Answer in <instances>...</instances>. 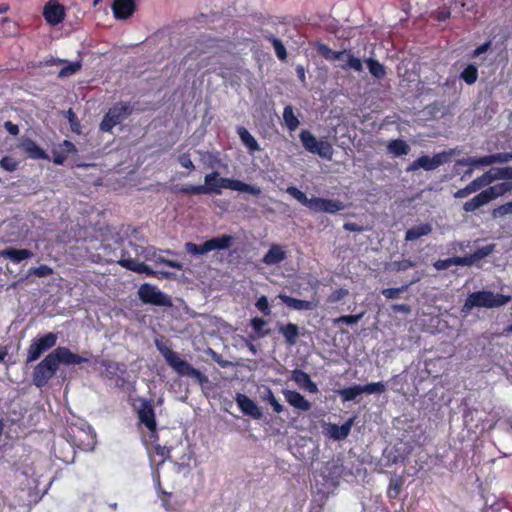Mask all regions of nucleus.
Listing matches in <instances>:
<instances>
[{
    "label": "nucleus",
    "instance_id": "nucleus-23",
    "mask_svg": "<svg viewBox=\"0 0 512 512\" xmlns=\"http://www.w3.org/2000/svg\"><path fill=\"white\" fill-rule=\"evenodd\" d=\"M136 10L134 0H114L112 3V12L117 20H126L130 18Z\"/></svg>",
    "mask_w": 512,
    "mask_h": 512
},
{
    "label": "nucleus",
    "instance_id": "nucleus-53",
    "mask_svg": "<svg viewBox=\"0 0 512 512\" xmlns=\"http://www.w3.org/2000/svg\"><path fill=\"white\" fill-rule=\"evenodd\" d=\"M415 266V262L410 259H402L400 261H395L392 263V269L394 271H406Z\"/></svg>",
    "mask_w": 512,
    "mask_h": 512
},
{
    "label": "nucleus",
    "instance_id": "nucleus-43",
    "mask_svg": "<svg viewBox=\"0 0 512 512\" xmlns=\"http://www.w3.org/2000/svg\"><path fill=\"white\" fill-rule=\"evenodd\" d=\"M416 281H418V279L413 280L410 283L402 285L401 287H398V288H386V289H383L381 291V294L386 299H397L399 297L400 293L405 292L409 288V286L412 285L413 283H415Z\"/></svg>",
    "mask_w": 512,
    "mask_h": 512
},
{
    "label": "nucleus",
    "instance_id": "nucleus-5",
    "mask_svg": "<svg viewBox=\"0 0 512 512\" xmlns=\"http://www.w3.org/2000/svg\"><path fill=\"white\" fill-rule=\"evenodd\" d=\"M286 192L314 213L324 212L328 214H335L345 208V204L337 199H327L322 197L308 198L304 192L295 186H289L286 189Z\"/></svg>",
    "mask_w": 512,
    "mask_h": 512
},
{
    "label": "nucleus",
    "instance_id": "nucleus-4",
    "mask_svg": "<svg viewBox=\"0 0 512 512\" xmlns=\"http://www.w3.org/2000/svg\"><path fill=\"white\" fill-rule=\"evenodd\" d=\"M157 347L167 365L172 368L178 376L193 378L201 386L208 382V377L205 374L194 368L188 361L182 359L177 352L164 345L157 344Z\"/></svg>",
    "mask_w": 512,
    "mask_h": 512
},
{
    "label": "nucleus",
    "instance_id": "nucleus-41",
    "mask_svg": "<svg viewBox=\"0 0 512 512\" xmlns=\"http://www.w3.org/2000/svg\"><path fill=\"white\" fill-rule=\"evenodd\" d=\"M265 39L272 44L274 47L276 56L281 60L284 61L287 58V51L280 39L275 37L273 34L265 35Z\"/></svg>",
    "mask_w": 512,
    "mask_h": 512
},
{
    "label": "nucleus",
    "instance_id": "nucleus-18",
    "mask_svg": "<svg viewBox=\"0 0 512 512\" xmlns=\"http://www.w3.org/2000/svg\"><path fill=\"white\" fill-rule=\"evenodd\" d=\"M458 163L460 165L470 166V167H482L489 166L495 163L503 164L507 163V155L506 152H500L490 155H485L482 157H468L462 160H459Z\"/></svg>",
    "mask_w": 512,
    "mask_h": 512
},
{
    "label": "nucleus",
    "instance_id": "nucleus-59",
    "mask_svg": "<svg viewBox=\"0 0 512 512\" xmlns=\"http://www.w3.org/2000/svg\"><path fill=\"white\" fill-rule=\"evenodd\" d=\"M179 163L182 167L187 168L189 170H193L195 168L190 155L188 153H183L179 156Z\"/></svg>",
    "mask_w": 512,
    "mask_h": 512
},
{
    "label": "nucleus",
    "instance_id": "nucleus-15",
    "mask_svg": "<svg viewBox=\"0 0 512 512\" xmlns=\"http://www.w3.org/2000/svg\"><path fill=\"white\" fill-rule=\"evenodd\" d=\"M346 474V468L340 460H331L325 463L321 476L325 480L327 489L336 488L340 479Z\"/></svg>",
    "mask_w": 512,
    "mask_h": 512
},
{
    "label": "nucleus",
    "instance_id": "nucleus-7",
    "mask_svg": "<svg viewBox=\"0 0 512 512\" xmlns=\"http://www.w3.org/2000/svg\"><path fill=\"white\" fill-rule=\"evenodd\" d=\"M235 238L229 234H222L218 237L206 240L203 244L197 245L193 242H186L185 251L191 255H205L214 250L229 249L234 243Z\"/></svg>",
    "mask_w": 512,
    "mask_h": 512
},
{
    "label": "nucleus",
    "instance_id": "nucleus-50",
    "mask_svg": "<svg viewBox=\"0 0 512 512\" xmlns=\"http://www.w3.org/2000/svg\"><path fill=\"white\" fill-rule=\"evenodd\" d=\"M0 167L8 172H14L19 167V161L11 156H4L0 160Z\"/></svg>",
    "mask_w": 512,
    "mask_h": 512
},
{
    "label": "nucleus",
    "instance_id": "nucleus-17",
    "mask_svg": "<svg viewBox=\"0 0 512 512\" xmlns=\"http://www.w3.org/2000/svg\"><path fill=\"white\" fill-rule=\"evenodd\" d=\"M447 160L448 154L446 152L437 153L433 157L423 155L418 157L412 163H410V165L407 168V171H416L420 168L426 171H431L447 162Z\"/></svg>",
    "mask_w": 512,
    "mask_h": 512
},
{
    "label": "nucleus",
    "instance_id": "nucleus-49",
    "mask_svg": "<svg viewBox=\"0 0 512 512\" xmlns=\"http://www.w3.org/2000/svg\"><path fill=\"white\" fill-rule=\"evenodd\" d=\"M363 393L374 394V393H383L386 391V385L384 382H372L366 385H362Z\"/></svg>",
    "mask_w": 512,
    "mask_h": 512
},
{
    "label": "nucleus",
    "instance_id": "nucleus-35",
    "mask_svg": "<svg viewBox=\"0 0 512 512\" xmlns=\"http://www.w3.org/2000/svg\"><path fill=\"white\" fill-rule=\"evenodd\" d=\"M283 123L290 132L295 131L299 127L300 121L298 117L295 115L292 105H286L284 107Z\"/></svg>",
    "mask_w": 512,
    "mask_h": 512
},
{
    "label": "nucleus",
    "instance_id": "nucleus-55",
    "mask_svg": "<svg viewBox=\"0 0 512 512\" xmlns=\"http://www.w3.org/2000/svg\"><path fill=\"white\" fill-rule=\"evenodd\" d=\"M401 487V482H399L398 480H391L387 491L388 497L397 498L400 493Z\"/></svg>",
    "mask_w": 512,
    "mask_h": 512
},
{
    "label": "nucleus",
    "instance_id": "nucleus-10",
    "mask_svg": "<svg viewBox=\"0 0 512 512\" xmlns=\"http://www.w3.org/2000/svg\"><path fill=\"white\" fill-rule=\"evenodd\" d=\"M67 443L74 449L78 448L82 451L93 450L96 444V436L90 428H82L76 425H71L67 430Z\"/></svg>",
    "mask_w": 512,
    "mask_h": 512
},
{
    "label": "nucleus",
    "instance_id": "nucleus-45",
    "mask_svg": "<svg viewBox=\"0 0 512 512\" xmlns=\"http://www.w3.org/2000/svg\"><path fill=\"white\" fill-rule=\"evenodd\" d=\"M53 269L48 265H40L38 267H32L28 270V276H36L38 278H44L53 274Z\"/></svg>",
    "mask_w": 512,
    "mask_h": 512
},
{
    "label": "nucleus",
    "instance_id": "nucleus-3",
    "mask_svg": "<svg viewBox=\"0 0 512 512\" xmlns=\"http://www.w3.org/2000/svg\"><path fill=\"white\" fill-rule=\"evenodd\" d=\"M204 185H208L211 190H208L206 194H221V189H230L238 192L249 193L253 196H259L261 194V188L255 185L245 183L241 180L230 179L226 177H220L217 171H213L204 178Z\"/></svg>",
    "mask_w": 512,
    "mask_h": 512
},
{
    "label": "nucleus",
    "instance_id": "nucleus-19",
    "mask_svg": "<svg viewBox=\"0 0 512 512\" xmlns=\"http://www.w3.org/2000/svg\"><path fill=\"white\" fill-rule=\"evenodd\" d=\"M18 148L22 150L26 156L34 160H47L49 155L41 148L33 139L23 136L20 138Z\"/></svg>",
    "mask_w": 512,
    "mask_h": 512
},
{
    "label": "nucleus",
    "instance_id": "nucleus-38",
    "mask_svg": "<svg viewBox=\"0 0 512 512\" xmlns=\"http://www.w3.org/2000/svg\"><path fill=\"white\" fill-rule=\"evenodd\" d=\"M365 63L367 64L370 74L374 78L381 80L386 76V68L378 60L368 58L365 60Z\"/></svg>",
    "mask_w": 512,
    "mask_h": 512
},
{
    "label": "nucleus",
    "instance_id": "nucleus-24",
    "mask_svg": "<svg viewBox=\"0 0 512 512\" xmlns=\"http://www.w3.org/2000/svg\"><path fill=\"white\" fill-rule=\"evenodd\" d=\"M282 393L285 397V400L292 407L305 412L311 409V403L299 392L295 390L284 389Z\"/></svg>",
    "mask_w": 512,
    "mask_h": 512
},
{
    "label": "nucleus",
    "instance_id": "nucleus-20",
    "mask_svg": "<svg viewBox=\"0 0 512 512\" xmlns=\"http://www.w3.org/2000/svg\"><path fill=\"white\" fill-rule=\"evenodd\" d=\"M353 423L354 418L348 419L340 426L334 423H327L323 427V434L333 440H344L350 434Z\"/></svg>",
    "mask_w": 512,
    "mask_h": 512
},
{
    "label": "nucleus",
    "instance_id": "nucleus-44",
    "mask_svg": "<svg viewBox=\"0 0 512 512\" xmlns=\"http://www.w3.org/2000/svg\"><path fill=\"white\" fill-rule=\"evenodd\" d=\"M250 325L258 337H264L270 333V330H264V327L267 325V321L263 318L254 317L251 319Z\"/></svg>",
    "mask_w": 512,
    "mask_h": 512
},
{
    "label": "nucleus",
    "instance_id": "nucleus-21",
    "mask_svg": "<svg viewBox=\"0 0 512 512\" xmlns=\"http://www.w3.org/2000/svg\"><path fill=\"white\" fill-rule=\"evenodd\" d=\"M43 16L47 23L57 25L65 19L64 6L55 0H50L44 6Z\"/></svg>",
    "mask_w": 512,
    "mask_h": 512
},
{
    "label": "nucleus",
    "instance_id": "nucleus-63",
    "mask_svg": "<svg viewBox=\"0 0 512 512\" xmlns=\"http://www.w3.org/2000/svg\"><path fill=\"white\" fill-rule=\"evenodd\" d=\"M451 16V12L446 9V8H443V9H439L436 13H435V19L439 22H444L446 21L447 19H449Z\"/></svg>",
    "mask_w": 512,
    "mask_h": 512
},
{
    "label": "nucleus",
    "instance_id": "nucleus-32",
    "mask_svg": "<svg viewBox=\"0 0 512 512\" xmlns=\"http://www.w3.org/2000/svg\"><path fill=\"white\" fill-rule=\"evenodd\" d=\"M237 134L242 144L249 150V152L253 153L260 151L261 148L257 140L244 126L237 127Z\"/></svg>",
    "mask_w": 512,
    "mask_h": 512
},
{
    "label": "nucleus",
    "instance_id": "nucleus-34",
    "mask_svg": "<svg viewBox=\"0 0 512 512\" xmlns=\"http://www.w3.org/2000/svg\"><path fill=\"white\" fill-rule=\"evenodd\" d=\"M489 202L484 190L480 191L477 195H475L470 200L466 201L463 204V210L466 213L474 212L482 206L487 205Z\"/></svg>",
    "mask_w": 512,
    "mask_h": 512
},
{
    "label": "nucleus",
    "instance_id": "nucleus-54",
    "mask_svg": "<svg viewBox=\"0 0 512 512\" xmlns=\"http://www.w3.org/2000/svg\"><path fill=\"white\" fill-rule=\"evenodd\" d=\"M255 306L264 315L268 316L271 314V309L266 296H261L260 298H258L255 303Z\"/></svg>",
    "mask_w": 512,
    "mask_h": 512
},
{
    "label": "nucleus",
    "instance_id": "nucleus-61",
    "mask_svg": "<svg viewBox=\"0 0 512 512\" xmlns=\"http://www.w3.org/2000/svg\"><path fill=\"white\" fill-rule=\"evenodd\" d=\"M472 193H475V191H474L473 187L471 186V184L469 183L464 188L457 190L454 193V197L455 198H465Z\"/></svg>",
    "mask_w": 512,
    "mask_h": 512
},
{
    "label": "nucleus",
    "instance_id": "nucleus-39",
    "mask_svg": "<svg viewBox=\"0 0 512 512\" xmlns=\"http://www.w3.org/2000/svg\"><path fill=\"white\" fill-rule=\"evenodd\" d=\"M337 393L343 402L354 401L357 396L363 393L362 385H353L350 387L342 388L338 390Z\"/></svg>",
    "mask_w": 512,
    "mask_h": 512
},
{
    "label": "nucleus",
    "instance_id": "nucleus-52",
    "mask_svg": "<svg viewBox=\"0 0 512 512\" xmlns=\"http://www.w3.org/2000/svg\"><path fill=\"white\" fill-rule=\"evenodd\" d=\"M66 118L70 124L71 130L76 133H80V122L74 111L70 108L66 112Z\"/></svg>",
    "mask_w": 512,
    "mask_h": 512
},
{
    "label": "nucleus",
    "instance_id": "nucleus-48",
    "mask_svg": "<svg viewBox=\"0 0 512 512\" xmlns=\"http://www.w3.org/2000/svg\"><path fill=\"white\" fill-rule=\"evenodd\" d=\"M81 68H82L81 61L69 63L68 65L64 66L59 71L58 77H60V78L69 77V76L77 73Z\"/></svg>",
    "mask_w": 512,
    "mask_h": 512
},
{
    "label": "nucleus",
    "instance_id": "nucleus-14",
    "mask_svg": "<svg viewBox=\"0 0 512 512\" xmlns=\"http://www.w3.org/2000/svg\"><path fill=\"white\" fill-rule=\"evenodd\" d=\"M138 297L144 304L161 307H170L172 305L171 299L166 294L149 283H144L139 287Z\"/></svg>",
    "mask_w": 512,
    "mask_h": 512
},
{
    "label": "nucleus",
    "instance_id": "nucleus-33",
    "mask_svg": "<svg viewBox=\"0 0 512 512\" xmlns=\"http://www.w3.org/2000/svg\"><path fill=\"white\" fill-rule=\"evenodd\" d=\"M494 248H495L494 244H488V245H485V246H482V247L476 249L470 255L463 256V259L466 260V263H464V265L472 266L477 261L482 260L483 258L489 256L494 251Z\"/></svg>",
    "mask_w": 512,
    "mask_h": 512
},
{
    "label": "nucleus",
    "instance_id": "nucleus-60",
    "mask_svg": "<svg viewBox=\"0 0 512 512\" xmlns=\"http://www.w3.org/2000/svg\"><path fill=\"white\" fill-rule=\"evenodd\" d=\"M66 61L60 58L50 57L39 62V67L56 66L65 63Z\"/></svg>",
    "mask_w": 512,
    "mask_h": 512
},
{
    "label": "nucleus",
    "instance_id": "nucleus-11",
    "mask_svg": "<svg viewBox=\"0 0 512 512\" xmlns=\"http://www.w3.org/2000/svg\"><path fill=\"white\" fill-rule=\"evenodd\" d=\"M302 146L306 151L311 154L318 155L319 157L331 160L334 154V149L331 143L327 140H318L310 131L302 130L299 134Z\"/></svg>",
    "mask_w": 512,
    "mask_h": 512
},
{
    "label": "nucleus",
    "instance_id": "nucleus-40",
    "mask_svg": "<svg viewBox=\"0 0 512 512\" xmlns=\"http://www.w3.org/2000/svg\"><path fill=\"white\" fill-rule=\"evenodd\" d=\"M464 263H466V260L463 259V257L454 256V257H450L447 259H439L434 262L433 266L435 267V269L441 271V270H446L453 265L465 266Z\"/></svg>",
    "mask_w": 512,
    "mask_h": 512
},
{
    "label": "nucleus",
    "instance_id": "nucleus-64",
    "mask_svg": "<svg viewBox=\"0 0 512 512\" xmlns=\"http://www.w3.org/2000/svg\"><path fill=\"white\" fill-rule=\"evenodd\" d=\"M3 126H4L5 130H6L9 134H11V135H13V136H17V135L19 134V131H20V130H19V126H18L17 124H14V123H13V122H11V121H6V122H4V125H3Z\"/></svg>",
    "mask_w": 512,
    "mask_h": 512
},
{
    "label": "nucleus",
    "instance_id": "nucleus-37",
    "mask_svg": "<svg viewBox=\"0 0 512 512\" xmlns=\"http://www.w3.org/2000/svg\"><path fill=\"white\" fill-rule=\"evenodd\" d=\"M432 232V227L428 223L414 226L406 231L405 240L414 241L422 236L429 235Z\"/></svg>",
    "mask_w": 512,
    "mask_h": 512
},
{
    "label": "nucleus",
    "instance_id": "nucleus-1",
    "mask_svg": "<svg viewBox=\"0 0 512 512\" xmlns=\"http://www.w3.org/2000/svg\"><path fill=\"white\" fill-rule=\"evenodd\" d=\"M87 361V358L73 353L69 348L59 346L34 367L32 382L37 388H43L56 375L60 364L78 365Z\"/></svg>",
    "mask_w": 512,
    "mask_h": 512
},
{
    "label": "nucleus",
    "instance_id": "nucleus-36",
    "mask_svg": "<svg viewBox=\"0 0 512 512\" xmlns=\"http://www.w3.org/2000/svg\"><path fill=\"white\" fill-rule=\"evenodd\" d=\"M387 150L390 154L400 157L410 152V146L402 139H394L388 143Z\"/></svg>",
    "mask_w": 512,
    "mask_h": 512
},
{
    "label": "nucleus",
    "instance_id": "nucleus-29",
    "mask_svg": "<svg viewBox=\"0 0 512 512\" xmlns=\"http://www.w3.org/2000/svg\"><path fill=\"white\" fill-rule=\"evenodd\" d=\"M292 379L302 388L307 390L309 393H318V387L313 382L308 373L303 370L295 369L292 371Z\"/></svg>",
    "mask_w": 512,
    "mask_h": 512
},
{
    "label": "nucleus",
    "instance_id": "nucleus-57",
    "mask_svg": "<svg viewBox=\"0 0 512 512\" xmlns=\"http://www.w3.org/2000/svg\"><path fill=\"white\" fill-rule=\"evenodd\" d=\"M154 452L162 458V462L170 458L171 448L160 444L154 445Z\"/></svg>",
    "mask_w": 512,
    "mask_h": 512
},
{
    "label": "nucleus",
    "instance_id": "nucleus-51",
    "mask_svg": "<svg viewBox=\"0 0 512 512\" xmlns=\"http://www.w3.org/2000/svg\"><path fill=\"white\" fill-rule=\"evenodd\" d=\"M363 317V313L356 314V315H342L336 319L333 320L334 324L344 323L346 325H353L356 324L361 320Z\"/></svg>",
    "mask_w": 512,
    "mask_h": 512
},
{
    "label": "nucleus",
    "instance_id": "nucleus-25",
    "mask_svg": "<svg viewBox=\"0 0 512 512\" xmlns=\"http://www.w3.org/2000/svg\"><path fill=\"white\" fill-rule=\"evenodd\" d=\"M287 258V253L279 244H272L267 253L261 259L265 265L272 266L283 262Z\"/></svg>",
    "mask_w": 512,
    "mask_h": 512
},
{
    "label": "nucleus",
    "instance_id": "nucleus-58",
    "mask_svg": "<svg viewBox=\"0 0 512 512\" xmlns=\"http://www.w3.org/2000/svg\"><path fill=\"white\" fill-rule=\"evenodd\" d=\"M59 150L63 153H65L67 156L71 153H76L77 152V149H76V146L69 140H64L60 145H59Z\"/></svg>",
    "mask_w": 512,
    "mask_h": 512
},
{
    "label": "nucleus",
    "instance_id": "nucleus-28",
    "mask_svg": "<svg viewBox=\"0 0 512 512\" xmlns=\"http://www.w3.org/2000/svg\"><path fill=\"white\" fill-rule=\"evenodd\" d=\"M278 298L286 304L289 308H292L294 310H313L317 307L318 302L308 301V300H301L297 298H293L291 296H288L286 294H279Z\"/></svg>",
    "mask_w": 512,
    "mask_h": 512
},
{
    "label": "nucleus",
    "instance_id": "nucleus-42",
    "mask_svg": "<svg viewBox=\"0 0 512 512\" xmlns=\"http://www.w3.org/2000/svg\"><path fill=\"white\" fill-rule=\"evenodd\" d=\"M460 79L463 80L467 85L474 84L478 79V69L474 64H469L460 73Z\"/></svg>",
    "mask_w": 512,
    "mask_h": 512
},
{
    "label": "nucleus",
    "instance_id": "nucleus-27",
    "mask_svg": "<svg viewBox=\"0 0 512 512\" xmlns=\"http://www.w3.org/2000/svg\"><path fill=\"white\" fill-rule=\"evenodd\" d=\"M33 257V252L29 249H16L13 247H7L0 250V258L9 259L15 264H19L23 260L30 259Z\"/></svg>",
    "mask_w": 512,
    "mask_h": 512
},
{
    "label": "nucleus",
    "instance_id": "nucleus-22",
    "mask_svg": "<svg viewBox=\"0 0 512 512\" xmlns=\"http://www.w3.org/2000/svg\"><path fill=\"white\" fill-rule=\"evenodd\" d=\"M236 403L240 410L253 419L259 420L263 417L261 409L256 403L245 394L238 393L235 397Z\"/></svg>",
    "mask_w": 512,
    "mask_h": 512
},
{
    "label": "nucleus",
    "instance_id": "nucleus-9",
    "mask_svg": "<svg viewBox=\"0 0 512 512\" xmlns=\"http://www.w3.org/2000/svg\"><path fill=\"white\" fill-rule=\"evenodd\" d=\"M133 112V106L130 102L119 101L115 103L103 116L99 125L102 132H111L112 129L121 124Z\"/></svg>",
    "mask_w": 512,
    "mask_h": 512
},
{
    "label": "nucleus",
    "instance_id": "nucleus-6",
    "mask_svg": "<svg viewBox=\"0 0 512 512\" xmlns=\"http://www.w3.org/2000/svg\"><path fill=\"white\" fill-rule=\"evenodd\" d=\"M511 301L510 295L494 294L492 291H477L469 294L463 304L462 311L469 312L477 308H497L506 305Z\"/></svg>",
    "mask_w": 512,
    "mask_h": 512
},
{
    "label": "nucleus",
    "instance_id": "nucleus-46",
    "mask_svg": "<svg viewBox=\"0 0 512 512\" xmlns=\"http://www.w3.org/2000/svg\"><path fill=\"white\" fill-rule=\"evenodd\" d=\"M211 190L208 185H186L180 189V192L187 195H201L206 194Z\"/></svg>",
    "mask_w": 512,
    "mask_h": 512
},
{
    "label": "nucleus",
    "instance_id": "nucleus-16",
    "mask_svg": "<svg viewBox=\"0 0 512 512\" xmlns=\"http://www.w3.org/2000/svg\"><path fill=\"white\" fill-rule=\"evenodd\" d=\"M140 423L144 424L150 432V438L157 440V422L154 407L149 400H142V403L137 411Z\"/></svg>",
    "mask_w": 512,
    "mask_h": 512
},
{
    "label": "nucleus",
    "instance_id": "nucleus-2",
    "mask_svg": "<svg viewBox=\"0 0 512 512\" xmlns=\"http://www.w3.org/2000/svg\"><path fill=\"white\" fill-rule=\"evenodd\" d=\"M143 252L144 248L142 246L128 241L127 244L123 245L121 248L119 255L108 258L107 263H117L127 270L140 274L144 273L148 276H154L155 272L144 262L139 261Z\"/></svg>",
    "mask_w": 512,
    "mask_h": 512
},
{
    "label": "nucleus",
    "instance_id": "nucleus-47",
    "mask_svg": "<svg viewBox=\"0 0 512 512\" xmlns=\"http://www.w3.org/2000/svg\"><path fill=\"white\" fill-rule=\"evenodd\" d=\"M491 214L493 218H502L507 215H512V200L497 206L492 210Z\"/></svg>",
    "mask_w": 512,
    "mask_h": 512
},
{
    "label": "nucleus",
    "instance_id": "nucleus-30",
    "mask_svg": "<svg viewBox=\"0 0 512 512\" xmlns=\"http://www.w3.org/2000/svg\"><path fill=\"white\" fill-rule=\"evenodd\" d=\"M101 366L104 368L101 372V376L109 380H113L118 377L119 374L125 372L124 365L116 361L103 360Z\"/></svg>",
    "mask_w": 512,
    "mask_h": 512
},
{
    "label": "nucleus",
    "instance_id": "nucleus-56",
    "mask_svg": "<svg viewBox=\"0 0 512 512\" xmlns=\"http://www.w3.org/2000/svg\"><path fill=\"white\" fill-rule=\"evenodd\" d=\"M348 295V290L344 288H340L337 290H334L328 297V302L330 303H336L342 300L345 296Z\"/></svg>",
    "mask_w": 512,
    "mask_h": 512
},
{
    "label": "nucleus",
    "instance_id": "nucleus-62",
    "mask_svg": "<svg viewBox=\"0 0 512 512\" xmlns=\"http://www.w3.org/2000/svg\"><path fill=\"white\" fill-rule=\"evenodd\" d=\"M67 157L68 156L60 150H53V162L56 165H63Z\"/></svg>",
    "mask_w": 512,
    "mask_h": 512
},
{
    "label": "nucleus",
    "instance_id": "nucleus-12",
    "mask_svg": "<svg viewBox=\"0 0 512 512\" xmlns=\"http://www.w3.org/2000/svg\"><path fill=\"white\" fill-rule=\"evenodd\" d=\"M57 339V334L53 332H48L40 337L34 338L27 349L26 363H32L38 360L43 353L56 345Z\"/></svg>",
    "mask_w": 512,
    "mask_h": 512
},
{
    "label": "nucleus",
    "instance_id": "nucleus-31",
    "mask_svg": "<svg viewBox=\"0 0 512 512\" xmlns=\"http://www.w3.org/2000/svg\"><path fill=\"white\" fill-rule=\"evenodd\" d=\"M278 331L284 337L287 345L293 346L297 343L300 335L298 325L294 323L278 324Z\"/></svg>",
    "mask_w": 512,
    "mask_h": 512
},
{
    "label": "nucleus",
    "instance_id": "nucleus-8",
    "mask_svg": "<svg viewBox=\"0 0 512 512\" xmlns=\"http://www.w3.org/2000/svg\"><path fill=\"white\" fill-rule=\"evenodd\" d=\"M318 53L328 61H336L346 58V63L341 65L343 70H354L355 72H361L363 70V64L360 58L354 56L351 50L334 51L328 45L319 43L317 45Z\"/></svg>",
    "mask_w": 512,
    "mask_h": 512
},
{
    "label": "nucleus",
    "instance_id": "nucleus-13",
    "mask_svg": "<svg viewBox=\"0 0 512 512\" xmlns=\"http://www.w3.org/2000/svg\"><path fill=\"white\" fill-rule=\"evenodd\" d=\"M512 178V167H496L491 168L490 170L484 172L481 176L475 178L470 182L474 191H482L483 188L489 187L493 182L498 181L500 179H510Z\"/></svg>",
    "mask_w": 512,
    "mask_h": 512
},
{
    "label": "nucleus",
    "instance_id": "nucleus-26",
    "mask_svg": "<svg viewBox=\"0 0 512 512\" xmlns=\"http://www.w3.org/2000/svg\"><path fill=\"white\" fill-rule=\"evenodd\" d=\"M503 182L495 184L493 186H489L484 189V192L489 200V202L504 196L505 194L512 191V178L510 179H502Z\"/></svg>",
    "mask_w": 512,
    "mask_h": 512
}]
</instances>
